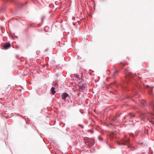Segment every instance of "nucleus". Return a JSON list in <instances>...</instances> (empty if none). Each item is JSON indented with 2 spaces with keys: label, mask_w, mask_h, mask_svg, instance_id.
<instances>
[{
  "label": "nucleus",
  "mask_w": 154,
  "mask_h": 154,
  "mask_svg": "<svg viewBox=\"0 0 154 154\" xmlns=\"http://www.w3.org/2000/svg\"><path fill=\"white\" fill-rule=\"evenodd\" d=\"M118 144L120 145H123L125 146L127 144L128 147H131V146H129V138H127L126 136H125L121 140L120 142H118Z\"/></svg>",
  "instance_id": "1"
},
{
  "label": "nucleus",
  "mask_w": 154,
  "mask_h": 154,
  "mask_svg": "<svg viewBox=\"0 0 154 154\" xmlns=\"http://www.w3.org/2000/svg\"><path fill=\"white\" fill-rule=\"evenodd\" d=\"M11 47V44L9 43H5L4 44V49H6Z\"/></svg>",
  "instance_id": "2"
},
{
  "label": "nucleus",
  "mask_w": 154,
  "mask_h": 154,
  "mask_svg": "<svg viewBox=\"0 0 154 154\" xmlns=\"http://www.w3.org/2000/svg\"><path fill=\"white\" fill-rule=\"evenodd\" d=\"M78 85L80 89L82 90H83L85 89V87L83 84L81 83H79L78 84Z\"/></svg>",
  "instance_id": "3"
},
{
  "label": "nucleus",
  "mask_w": 154,
  "mask_h": 154,
  "mask_svg": "<svg viewBox=\"0 0 154 154\" xmlns=\"http://www.w3.org/2000/svg\"><path fill=\"white\" fill-rule=\"evenodd\" d=\"M69 96V95L66 93H64L62 94L61 97L63 99H65L67 97Z\"/></svg>",
  "instance_id": "4"
},
{
  "label": "nucleus",
  "mask_w": 154,
  "mask_h": 154,
  "mask_svg": "<svg viewBox=\"0 0 154 154\" xmlns=\"http://www.w3.org/2000/svg\"><path fill=\"white\" fill-rule=\"evenodd\" d=\"M55 89L54 87H52L51 88V94H52L54 95L55 94V93L56 92V91H55Z\"/></svg>",
  "instance_id": "5"
},
{
  "label": "nucleus",
  "mask_w": 154,
  "mask_h": 154,
  "mask_svg": "<svg viewBox=\"0 0 154 154\" xmlns=\"http://www.w3.org/2000/svg\"><path fill=\"white\" fill-rule=\"evenodd\" d=\"M119 70H117L115 69V71L113 72V75L114 76H115L116 75L119 73Z\"/></svg>",
  "instance_id": "6"
},
{
  "label": "nucleus",
  "mask_w": 154,
  "mask_h": 154,
  "mask_svg": "<svg viewBox=\"0 0 154 154\" xmlns=\"http://www.w3.org/2000/svg\"><path fill=\"white\" fill-rule=\"evenodd\" d=\"M125 79H126V80L125 82L127 83H127V81L128 80H129L130 79H129V78L128 77V75L126 76H125Z\"/></svg>",
  "instance_id": "7"
},
{
  "label": "nucleus",
  "mask_w": 154,
  "mask_h": 154,
  "mask_svg": "<svg viewBox=\"0 0 154 154\" xmlns=\"http://www.w3.org/2000/svg\"><path fill=\"white\" fill-rule=\"evenodd\" d=\"M129 115L131 116L132 117H134L135 116V115L134 114H132V113H130Z\"/></svg>",
  "instance_id": "8"
},
{
  "label": "nucleus",
  "mask_w": 154,
  "mask_h": 154,
  "mask_svg": "<svg viewBox=\"0 0 154 154\" xmlns=\"http://www.w3.org/2000/svg\"><path fill=\"white\" fill-rule=\"evenodd\" d=\"M141 103L142 104V105L144 106H145V105L146 104V103L144 101H143V102H142H142Z\"/></svg>",
  "instance_id": "9"
},
{
  "label": "nucleus",
  "mask_w": 154,
  "mask_h": 154,
  "mask_svg": "<svg viewBox=\"0 0 154 154\" xmlns=\"http://www.w3.org/2000/svg\"><path fill=\"white\" fill-rule=\"evenodd\" d=\"M115 84L114 83H112L111 84H110V85H109V87H111L112 88V85H114Z\"/></svg>",
  "instance_id": "10"
},
{
  "label": "nucleus",
  "mask_w": 154,
  "mask_h": 154,
  "mask_svg": "<svg viewBox=\"0 0 154 154\" xmlns=\"http://www.w3.org/2000/svg\"><path fill=\"white\" fill-rule=\"evenodd\" d=\"M98 139L100 140H101L103 139V138L101 136H99L98 137Z\"/></svg>",
  "instance_id": "11"
},
{
  "label": "nucleus",
  "mask_w": 154,
  "mask_h": 154,
  "mask_svg": "<svg viewBox=\"0 0 154 154\" xmlns=\"http://www.w3.org/2000/svg\"><path fill=\"white\" fill-rule=\"evenodd\" d=\"M120 66H124V63H123L122 62H120Z\"/></svg>",
  "instance_id": "12"
},
{
  "label": "nucleus",
  "mask_w": 154,
  "mask_h": 154,
  "mask_svg": "<svg viewBox=\"0 0 154 154\" xmlns=\"http://www.w3.org/2000/svg\"><path fill=\"white\" fill-rule=\"evenodd\" d=\"M153 108H154V101L152 102Z\"/></svg>",
  "instance_id": "13"
},
{
  "label": "nucleus",
  "mask_w": 154,
  "mask_h": 154,
  "mask_svg": "<svg viewBox=\"0 0 154 154\" xmlns=\"http://www.w3.org/2000/svg\"><path fill=\"white\" fill-rule=\"evenodd\" d=\"M154 116V115L152 114V116Z\"/></svg>",
  "instance_id": "14"
}]
</instances>
